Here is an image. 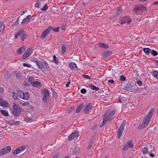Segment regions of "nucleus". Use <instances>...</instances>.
<instances>
[{"instance_id": "obj_42", "label": "nucleus", "mask_w": 158, "mask_h": 158, "mask_svg": "<svg viewBox=\"0 0 158 158\" xmlns=\"http://www.w3.org/2000/svg\"><path fill=\"white\" fill-rule=\"evenodd\" d=\"M52 95L53 97L55 98H56L57 97V94L54 90H53V91H52Z\"/></svg>"}, {"instance_id": "obj_2", "label": "nucleus", "mask_w": 158, "mask_h": 158, "mask_svg": "<svg viewBox=\"0 0 158 158\" xmlns=\"http://www.w3.org/2000/svg\"><path fill=\"white\" fill-rule=\"evenodd\" d=\"M138 87L135 84L132 83H128L125 86V90L127 91H131L136 93Z\"/></svg>"}, {"instance_id": "obj_16", "label": "nucleus", "mask_w": 158, "mask_h": 158, "mask_svg": "<svg viewBox=\"0 0 158 158\" xmlns=\"http://www.w3.org/2000/svg\"><path fill=\"white\" fill-rule=\"evenodd\" d=\"M92 106L91 103H89L85 107L84 110V112L85 113H87L90 110Z\"/></svg>"}, {"instance_id": "obj_29", "label": "nucleus", "mask_w": 158, "mask_h": 158, "mask_svg": "<svg viewBox=\"0 0 158 158\" xmlns=\"http://www.w3.org/2000/svg\"><path fill=\"white\" fill-rule=\"evenodd\" d=\"M66 51V49L65 45L63 44L61 45V51L62 53H65Z\"/></svg>"}, {"instance_id": "obj_55", "label": "nucleus", "mask_w": 158, "mask_h": 158, "mask_svg": "<svg viewBox=\"0 0 158 158\" xmlns=\"http://www.w3.org/2000/svg\"><path fill=\"white\" fill-rule=\"evenodd\" d=\"M23 65L24 67H27L28 68H30L31 67V66L30 65L26 64V63H24Z\"/></svg>"}, {"instance_id": "obj_24", "label": "nucleus", "mask_w": 158, "mask_h": 158, "mask_svg": "<svg viewBox=\"0 0 158 158\" xmlns=\"http://www.w3.org/2000/svg\"><path fill=\"white\" fill-rule=\"evenodd\" d=\"M79 151V147H76L74 150H72L71 152H70L73 155H74L76 154V153Z\"/></svg>"}, {"instance_id": "obj_27", "label": "nucleus", "mask_w": 158, "mask_h": 158, "mask_svg": "<svg viewBox=\"0 0 158 158\" xmlns=\"http://www.w3.org/2000/svg\"><path fill=\"white\" fill-rule=\"evenodd\" d=\"M108 112V115H107L109 118H110V119L113 116L114 114L115 110H113L111 112L109 113Z\"/></svg>"}, {"instance_id": "obj_13", "label": "nucleus", "mask_w": 158, "mask_h": 158, "mask_svg": "<svg viewBox=\"0 0 158 158\" xmlns=\"http://www.w3.org/2000/svg\"><path fill=\"white\" fill-rule=\"evenodd\" d=\"M78 134L77 133L73 132L68 137V140L70 141L72 140L78 136Z\"/></svg>"}, {"instance_id": "obj_12", "label": "nucleus", "mask_w": 158, "mask_h": 158, "mask_svg": "<svg viewBox=\"0 0 158 158\" xmlns=\"http://www.w3.org/2000/svg\"><path fill=\"white\" fill-rule=\"evenodd\" d=\"M69 66L70 69L74 71H77L78 69L76 66V64L74 62H71L69 63Z\"/></svg>"}, {"instance_id": "obj_11", "label": "nucleus", "mask_w": 158, "mask_h": 158, "mask_svg": "<svg viewBox=\"0 0 158 158\" xmlns=\"http://www.w3.org/2000/svg\"><path fill=\"white\" fill-rule=\"evenodd\" d=\"M52 29V28L50 27L44 31L41 35V37L42 39L45 38L50 32Z\"/></svg>"}, {"instance_id": "obj_10", "label": "nucleus", "mask_w": 158, "mask_h": 158, "mask_svg": "<svg viewBox=\"0 0 158 158\" xmlns=\"http://www.w3.org/2000/svg\"><path fill=\"white\" fill-rule=\"evenodd\" d=\"M43 94L44 97L42 99V101L44 102H46L49 97V92L47 89H45L43 90Z\"/></svg>"}, {"instance_id": "obj_59", "label": "nucleus", "mask_w": 158, "mask_h": 158, "mask_svg": "<svg viewBox=\"0 0 158 158\" xmlns=\"http://www.w3.org/2000/svg\"><path fill=\"white\" fill-rule=\"evenodd\" d=\"M44 66L47 67L48 65V64H47V62H46L44 61Z\"/></svg>"}, {"instance_id": "obj_43", "label": "nucleus", "mask_w": 158, "mask_h": 158, "mask_svg": "<svg viewBox=\"0 0 158 158\" xmlns=\"http://www.w3.org/2000/svg\"><path fill=\"white\" fill-rule=\"evenodd\" d=\"M126 77L123 75H122L120 77L119 80L120 81H124L126 80Z\"/></svg>"}, {"instance_id": "obj_4", "label": "nucleus", "mask_w": 158, "mask_h": 158, "mask_svg": "<svg viewBox=\"0 0 158 158\" xmlns=\"http://www.w3.org/2000/svg\"><path fill=\"white\" fill-rule=\"evenodd\" d=\"M131 21L129 17L126 16L125 17H123L120 19L119 23L121 24H123L125 23L129 24Z\"/></svg>"}, {"instance_id": "obj_6", "label": "nucleus", "mask_w": 158, "mask_h": 158, "mask_svg": "<svg viewBox=\"0 0 158 158\" xmlns=\"http://www.w3.org/2000/svg\"><path fill=\"white\" fill-rule=\"evenodd\" d=\"M125 125V122L123 121L121 124L120 127L118 131V137L120 138L122 135V132L124 130V127Z\"/></svg>"}, {"instance_id": "obj_36", "label": "nucleus", "mask_w": 158, "mask_h": 158, "mask_svg": "<svg viewBox=\"0 0 158 158\" xmlns=\"http://www.w3.org/2000/svg\"><path fill=\"white\" fill-rule=\"evenodd\" d=\"M151 53L154 56H156L158 54L157 52L154 50H152L151 51Z\"/></svg>"}, {"instance_id": "obj_48", "label": "nucleus", "mask_w": 158, "mask_h": 158, "mask_svg": "<svg viewBox=\"0 0 158 158\" xmlns=\"http://www.w3.org/2000/svg\"><path fill=\"white\" fill-rule=\"evenodd\" d=\"M20 103L23 106H26L28 105L29 103L28 102H26L25 103H23L22 102H20Z\"/></svg>"}, {"instance_id": "obj_49", "label": "nucleus", "mask_w": 158, "mask_h": 158, "mask_svg": "<svg viewBox=\"0 0 158 158\" xmlns=\"http://www.w3.org/2000/svg\"><path fill=\"white\" fill-rule=\"evenodd\" d=\"M28 81L32 83L34 81V78L33 77H31L28 78Z\"/></svg>"}, {"instance_id": "obj_44", "label": "nucleus", "mask_w": 158, "mask_h": 158, "mask_svg": "<svg viewBox=\"0 0 158 158\" xmlns=\"http://www.w3.org/2000/svg\"><path fill=\"white\" fill-rule=\"evenodd\" d=\"M83 77L86 79H91V77L88 75H85L83 74L82 75Z\"/></svg>"}, {"instance_id": "obj_58", "label": "nucleus", "mask_w": 158, "mask_h": 158, "mask_svg": "<svg viewBox=\"0 0 158 158\" xmlns=\"http://www.w3.org/2000/svg\"><path fill=\"white\" fill-rule=\"evenodd\" d=\"M70 81H68V82H67V83L66 84V86L67 87H68L69 86V84H70Z\"/></svg>"}, {"instance_id": "obj_31", "label": "nucleus", "mask_w": 158, "mask_h": 158, "mask_svg": "<svg viewBox=\"0 0 158 158\" xmlns=\"http://www.w3.org/2000/svg\"><path fill=\"white\" fill-rule=\"evenodd\" d=\"M144 52L147 55H148L150 52V50L149 48H144L143 49Z\"/></svg>"}, {"instance_id": "obj_46", "label": "nucleus", "mask_w": 158, "mask_h": 158, "mask_svg": "<svg viewBox=\"0 0 158 158\" xmlns=\"http://www.w3.org/2000/svg\"><path fill=\"white\" fill-rule=\"evenodd\" d=\"M16 76L18 78L20 79L21 78L22 75L20 73H17L16 74Z\"/></svg>"}, {"instance_id": "obj_17", "label": "nucleus", "mask_w": 158, "mask_h": 158, "mask_svg": "<svg viewBox=\"0 0 158 158\" xmlns=\"http://www.w3.org/2000/svg\"><path fill=\"white\" fill-rule=\"evenodd\" d=\"M112 52L110 51H106L104 52L102 55V57L104 58H106L111 55Z\"/></svg>"}, {"instance_id": "obj_56", "label": "nucleus", "mask_w": 158, "mask_h": 158, "mask_svg": "<svg viewBox=\"0 0 158 158\" xmlns=\"http://www.w3.org/2000/svg\"><path fill=\"white\" fill-rule=\"evenodd\" d=\"M94 138H92L89 141V143L90 144H91L93 143L94 142Z\"/></svg>"}, {"instance_id": "obj_54", "label": "nucleus", "mask_w": 158, "mask_h": 158, "mask_svg": "<svg viewBox=\"0 0 158 158\" xmlns=\"http://www.w3.org/2000/svg\"><path fill=\"white\" fill-rule=\"evenodd\" d=\"M13 95L14 98L15 100L17 99V97L16 94L14 92H13Z\"/></svg>"}, {"instance_id": "obj_1", "label": "nucleus", "mask_w": 158, "mask_h": 158, "mask_svg": "<svg viewBox=\"0 0 158 158\" xmlns=\"http://www.w3.org/2000/svg\"><path fill=\"white\" fill-rule=\"evenodd\" d=\"M154 109L151 108V110L148 112V114L144 118L142 123L140 124L138 127V128L140 129H142L145 128L148 124L150 118L154 112Z\"/></svg>"}, {"instance_id": "obj_41", "label": "nucleus", "mask_w": 158, "mask_h": 158, "mask_svg": "<svg viewBox=\"0 0 158 158\" xmlns=\"http://www.w3.org/2000/svg\"><path fill=\"white\" fill-rule=\"evenodd\" d=\"M48 8V6L46 4H45L44 5V7L43 8H42V9H41V10L42 11H45L46 10H47Z\"/></svg>"}, {"instance_id": "obj_62", "label": "nucleus", "mask_w": 158, "mask_h": 158, "mask_svg": "<svg viewBox=\"0 0 158 158\" xmlns=\"http://www.w3.org/2000/svg\"><path fill=\"white\" fill-rule=\"evenodd\" d=\"M59 155L58 154H56V155H55L53 158H59Z\"/></svg>"}, {"instance_id": "obj_47", "label": "nucleus", "mask_w": 158, "mask_h": 158, "mask_svg": "<svg viewBox=\"0 0 158 158\" xmlns=\"http://www.w3.org/2000/svg\"><path fill=\"white\" fill-rule=\"evenodd\" d=\"M81 92L82 94H85L86 93V90L85 89H81Z\"/></svg>"}, {"instance_id": "obj_38", "label": "nucleus", "mask_w": 158, "mask_h": 158, "mask_svg": "<svg viewBox=\"0 0 158 158\" xmlns=\"http://www.w3.org/2000/svg\"><path fill=\"white\" fill-rule=\"evenodd\" d=\"M1 112L3 115L5 116H7L9 115L8 113L4 110H1Z\"/></svg>"}, {"instance_id": "obj_37", "label": "nucleus", "mask_w": 158, "mask_h": 158, "mask_svg": "<svg viewBox=\"0 0 158 158\" xmlns=\"http://www.w3.org/2000/svg\"><path fill=\"white\" fill-rule=\"evenodd\" d=\"M90 86L92 90H98L99 89V88L98 87H96L94 85H91Z\"/></svg>"}, {"instance_id": "obj_5", "label": "nucleus", "mask_w": 158, "mask_h": 158, "mask_svg": "<svg viewBox=\"0 0 158 158\" xmlns=\"http://www.w3.org/2000/svg\"><path fill=\"white\" fill-rule=\"evenodd\" d=\"M11 150V148L10 146H7L2 149L0 151V156L9 153Z\"/></svg>"}, {"instance_id": "obj_14", "label": "nucleus", "mask_w": 158, "mask_h": 158, "mask_svg": "<svg viewBox=\"0 0 158 158\" xmlns=\"http://www.w3.org/2000/svg\"><path fill=\"white\" fill-rule=\"evenodd\" d=\"M43 2V0H38L36 2L35 4V7L37 8H40L42 6V5Z\"/></svg>"}, {"instance_id": "obj_3", "label": "nucleus", "mask_w": 158, "mask_h": 158, "mask_svg": "<svg viewBox=\"0 0 158 158\" xmlns=\"http://www.w3.org/2000/svg\"><path fill=\"white\" fill-rule=\"evenodd\" d=\"M13 114L16 116H18L20 114V109L19 106L14 104L13 106Z\"/></svg>"}, {"instance_id": "obj_30", "label": "nucleus", "mask_w": 158, "mask_h": 158, "mask_svg": "<svg viewBox=\"0 0 158 158\" xmlns=\"http://www.w3.org/2000/svg\"><path fill=\"white\" fill-rule=\"evenodd\" d=\"M25 33L24 30L23 29H21L17 32V33L19 35H22Z\"/></svg>"}, {"instance_id": "obj_60", "label": "nucleus", "mask_w": 158, "mask_h": 158, "mask_svg": "<svg viewBox=\"0 0 158 158\" xmlns=\"http://www.w3.org/2000/svg\"><path fill=\"white\" fill-rule=\"evenodd\" d=\"M108 82H110L111 84H113L114 83V81L112 79L109 80H108Z\"/></svg>"}, {"instance_id": "obj_15", "label": "nucleus", "mask_w": 158, "mask_h": 158, "mask_svg": "<svg viewBox=\"0 0 158 158\" xmlns=\"http://www.w3.org/2000/svg\"><path fill=\"white\" fill-rule=\"evenodd\" d=\"M35 60H34L35 62L38 66V68L40 69H42L44 67V65L42 64V62L40 60H37L36 59H35Z\"/></svg>"}, {"instance_id": "obj_40", "label": "nucleus", "mask_w": 158, "mask_h": 158, "mask_svg": "<svg viewBox=\"0 0 158 158\" xmlns=\"http://www.w3.org/2000/svg\"><path fill=\"white\" fill-rule=\"evenodd\" d=\"M128 146L129 147L131 148L133 147V145L132 143V142L131 141H128L127 143Z\"/></svg>"}, {"instance_id": "obj_51", "label": "nucleus", "mask_w": 158, "mask_h": 158, "mask_svg": "<svg viewBox=\"0 0 158 158\" xmlns=\"http://www.w3.org/2000/svg\"><path fill=\"white\" fill-rule=\"evenodd\" d=\"M73 106H72V107L69 108L68 110V114H70L73 110Z\"/></svg>"}, {"instance_id": "obj_21", "label": "nucleus", "mask_w": 158, "mask_h": 158, "mask_svg": "<svg viewBox=\"0 0 158 158\" xmlns=\"http://www.w3.org/2000/svg\"><path fill=\"white\" fill-rule=\"evenodd\" d=\"M1 105L4 107L7 108L9 107V104L6 101H5L1 102Z\"/></svg>"}, {"instance_id": "obj_19", "label": "nucleus", "mask_w": 158, "mask_h": 158, "mask_svg": "<svg viewBox=\"0 0 158 158\" xmlns=\"http://www.w3.org/2000/svg\"><path fill=\"white\" fill-rule=\"evenodd\" d=\"M108 112H106V113L105 114L104 117L103 118V121L105 122L106 123L107 120H110V118H109L108 116Z\"/></svg>"}, {"instance_id": "obj_9", "label": "nucleus", "mask_w": 158, "mask_h": 158, "mask_svg": "<svg viewBox=\"0 0 158 158\" xmlns=\"http://www.w3.org/2000/svg\"><path fill=\"white\" fill-rule=\"evenodd\" d=\"M33 49V48H30L28 49L26 52L23 54L22 58L25 59L28 57L31 53Z\"/></svg>"}, {"instance_id": "obj_18", "label": "nucleus", "mask_w": 158, "mask_h": 158, "mask_svg": "<svg viewBox=\"0 0 158 158\" xmlns=\"http://www.w3.org/2000/svg\"><path fill=\"white\" fill-rule=\"evenodd\" d=\"M25 50V47L23 46L19 48L17 51V52L19 54H20Z\"/></svg>"}, {"instance_id": "obj_50", "label": "nucleus", "mask_w": 158, "mask_h": 158, "mask_svg": "<svg viewBox=\"0 0 158 158\" xmlns=\"http://www.w3.org/2000/svg\"><path fill=\"white\" fill-rule=\"evenodd\" d=\"M24 84L26 87H28L30 86L29 83L27 81H25L24 83Z\"/></svg>"}, {"instance_id": "obj_52", "label": "nucleus", "mask_w": 158, "mask_h": 158, "mask_svg": "<svg viewBox=\"0 0 158 158\" xmlns=\"http://www.w3.org/2000/svg\"><path fill=\"white\" fill-rule=\"evenodd\" d=\"M136 82L137 84L139 85H141L142 84V82L139 80H137L136 81Z\"/></svg>"}, {"instance_id": "obj_57", "label": "nucleus", "mask_w": 158, "mask_h": 158, "mask_svg": "<svg viewBox=\"0 0 158 158\" xmlns=\"http://www.w3.org/2000/svg\"><path fill=\"white\" fill-rule=\"evenodd\" d=\"M106 123L105 122L103 121L102 123L100 125V127H102V126H103L104 125V124Z\"/></svg>"}, {"instance_id": "obj_32", "label": "nucleus", "mask_w": 158, "mask_h": 158, "mask_svg": "<svg viewBox=\"0 0 158 158\" xmlns=\"http://www.w3.org/2000/svg\"><path fill=\"white\" fill-rule=\"evenodd\" d=\"M82 108V105H80L77 108V110L76 111V112L77 113H78L81 110Z\"/></svg>"}, {"instance_id": "obj_26", "label": "nucleus", "mask_w": 158, "mask_h": 158, "mask_svg": "<svg viewBox=\"0 0 158 158\" xmlns=\"http://www.w3.org/2000/svg\"><path fill=\"white\" fill-rule=\"evenodd\" d=\"M4 28V25L3 23L0 22V34H1L3 32Z\"/></svg>"}, {"instance_id": "obj_63", "label": "nucleus", "mask_w": 158, "mask_h": 158, "mask_svg": "<svg viewBox=\"0 0 158 158\" xmlns=\"http://www.w3.org/2000/svg\"><path fill=\"white\" fill-rule=\"evenodd\" d=\"M149 156L151 157H154V155L152 153H150L149 154Z\"/></svg>"}, {"instance_id": "obj_34", "label": "nucleus", "mask_w": 158, "mask_h": 158, "mask_svg": "<svg viewBox=\"0 0 158 158\" xmlns=\"http://www.w3.org/2000/svg\"><path fill=\"white\" fill-rule=\"evenodd\" d=\"M27 34L24 33L20 36L21 40L23 41L24 39L27 37Z\"/></svg>"}, {"instance_id": "obj_8", "label": "nucleus", "mask_w": 158, "mask_h": 158, "mask_svg": "<svg viewBox=\"0 0 158 158\" xmlns=\"http://www.w3.org/2000/svg\"><path fill=\"white\" fill-rule=\"evenodd\" d=\"M26 148L25 146H23L17 148L13 152V154L14 155H17L20 152L24 151Z\"/></svg>"}, {"instance_id": "obj_61", "label": "nucleus", "mask_w": 158, "mask_h": 158, "mask_svg": "<svg viewBox=\"0 0 158 158\" xmlns=\"http://www.w3.org/2000/svg\"><path fill=\"white\" fill-rule=\"evenodd\" d=\"M3 91V89L2 87H0V93L2 92Z\"/></svg>"}, {"instance_id": "obj_22", "label": "nucleus", "mask_w": 158, "mask_h": 158, "mask_svg": "<svg viewBox=\"0 0 158 158\" xmlns=\"http://www.w3.org/2000/svg\"><path fill=\"white\" fill-rule=\"evenodd\" d=\"M152 75L156 79L158 77V72L155 70H153L151 72Z\"/></svg>"}, {"instance_id": "obj_28", "label": "nucleus", "mask_w": 158, "mask_h": 158, "mask_svg": "<svg viewBox=\"0 0 158 158\" xmlns=\"http://www.w3.org/2000/svg\"><path fill=\"white\" fill-rule=\"evenodd\" d=\"M117 12L116 13V15L120 14L122 11V10L121 8L120 7H118L117 8Z\"/></svg>"}, {"instance_id": "obj_7", "label": "nucleus", "mask_w": 158, "mask_h": 158, "mask_svg": "<svg viewBox=\"0 0 158 158\" xmlns=\"http://www.w3.org/2000/svg\"><path fill=\"white\" fill-rule=\"evenodd\" d=\"M145 7L143 5H140L136 6L134 9L133 11L136 13L138 12L145 10Z\"/></svg>"}, {"instance_id": "obj_33", "label": "nucleus", "mask_w": 158, "mask_h": 158, "mask_svg": "<svg viewBox=\"0 0 158 158\" xmlns=\"http://www.w3.org/2000/svg\"><path fill=\"white\" fill-rule=\"evenodd\" d=\"M17 93L19 96L21 98H22L23 97V95H24V93H23V91H21V90H19L17 91Z\"/></svg>"}, {"instance_id": "obj_53", "label": "nucleus", "mask_w": 158, "mask_h": 158, "mask_svg": "<svg viewBox=\"0 0 158 158\" xmlns=\"http://www.w3.org/2000/svg\"><path fill=\"white\" fill-rule=\"evenodd\" d=\"M19 17L18 18L17 20L15 22V26H17L18 25V24H19Z\"/></svg>"}, {"instance_id": "obj_45", "label": "nucleus", "mask_w": 158, "mask_h": 158, "mask_svg": "<svg viewBox=\"0 0 158 158\" xmlns=\"http://www.w3.org/2000/svg\"><path fill=\"white\" fill-rule=\"evenodd\" d=\"M129 148V147L127 145H125L123 148V151H126Z\"/></svg>"}, {"instance_id": "obj_64", "label": "nucleus", "mask_w": 158, "mask_h": 158, "mask_svg": "<svg viewBox=\"0 0 158 158\" xmlns=\"http://www.w3.org/2000/svg\"><path fill=\"white\" fill-rule=\"evenodd\" d=\"M153 4L155 5H158V1H156L154 2Z\"/></svg>"}, {"instance_id": "obj_25", "label": "nucleus", "mask_w": 158, "mask_h": 158, "mask_svg": "<svg viewBox=\"0 0 158 158\" xmlns=\"http://www.w3.org/2000/svg\"><path fill=\"white\" fill-rule=\"evenodd\" d=\"M99 45L100 47L104 48L106 49L108 48V45L107 44L104 43H99Z\"/></svg>"}, {"instance_id": "obj_39", "label": "nucleus", "mask_w": 158, "mask_h": 158, "mask_svg": "<svg viewBox=\"0 0 158 158\" xmlns=\"http://www.w3.org/2000/svg\"><path fill=\"white\" fill-rule=\"evenodd\" d=\"M40 83L39 82L35 81L34 82L33 85L34 87H37L40 84Z\"/></svg>"}, {"instance_id": "obj_23", "label": "nucleus", "mask_w": 158, "mask_h": 158, "mask_svg": "<svg viewBox=\"0 0 158 158\" xmlns=\"http://www.w3.org/2000/svg\"><path fill=\"white\" fill-rule=\"evenodd\" d=\"M29 98V95L28 93L26 92L24 93V95L22 98L25 100H27Z\"/></svg>"}, {"instance_id": "obj_35", "label": "nucleus", "mask_w": 158, "mask_h": 158, "mask_svg": "<svg viewBox=\"0 0 158 158\" xmlns=\"http://www.w3.org/2000/svg\"><path fill=\"white\" fill-rule=\"evenodd\" d=\"M143 153L144 154H147L148 153V149L147 147H144L142 149Z\"/></svg>"}, {"instance_id": "obj_20", "label": "nucleus", "mask_w": 158, "mask_h": 158, "mask_svg": "<svg viewBox=\"0 0 158 158\" xmlns=\"http://www.w3.org/2000/svg\"><path fill=\"white\" fill-rule=\"evenodd\" d=\"M31 15H28L26 18L24 19L23 20L22 23H28L30 21V19H31Z\"/></svg>"}]
</instances>
